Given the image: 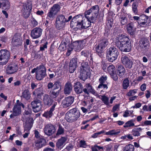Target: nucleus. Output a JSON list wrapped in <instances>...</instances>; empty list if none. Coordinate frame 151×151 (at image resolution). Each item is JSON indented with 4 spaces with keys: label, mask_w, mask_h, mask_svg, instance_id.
<instances>
[{
    "label": "nucleus",
    "mask_w": 151,
    "mask_h": 151,
    "mask_svg": "<svg viewBox=\"0 0 151 151\" xmlns=\"http://www.w3.org/2000/svg\"><path fill=\"white\" fill-rule=\"evenodd\" d=\"M89 18H86V19H83V16L80 14L75 16L70 22L71 27H76L78 29H86L90 27L91 23H94L96 22H92Z\"/></svg>",
    "instance_id": "1"
},
{
    "label": "nucleus",
    "mask_w": 151,
    "mask_h": 151,
    "mask_svg": "<svg viewBox=\"0 0 151 151\" xmlns=\"http://www.w3.org/2000/svg\"><path fill=\"white\" fill-rule=\"evenodd\" d=\"M115 43L116 46L122 51L129 52L131 49V43L129 41V38L126 36L119 35Z\"/></svg>",
    "instance_id": "2"
},
{
    "label": "nucleus",
    "mask_w": 151,
    "mask_h": 151,
    "mask_svg": "<svg viewBox=\"0 0 151 151\" xmlns=\"http://www.w3.org/2000/svg\"><path fill=\"white\" fill-rule=\"evenodd\" d=\"M100 8L98 5L92 6L89 10L86 11L84 15L86 18H89L92 22H96L99 14Z\"/></svg>",
    "instance_id": "3"
},
{
    "label": "nucleus",
    "mask_w": 151,
    "mask_h": 151,
    "mask_svg": "<svg viewBox=\"0 0 151 151\" xmlns=\"http://www.w3.org/2000/svg\"><path fill=\"white\" fill-rule=\"evenodd\" d=\"M80 113L76 108L70 110L65 114V119L66 121L70 123L77 121L80 116Z\"/></svg>",
    "instance_id": "4"
},
{
    "label": "nucleus",
    "mask_w": 151,
    "mask_h": 151,
    "mask_svg": "<svg viewBox=\"0 0 151 151\" xmlns=\"http://www.w3.org/2000/svg\"><path fill=\"white\" fill-rule=\"evenodd\" d=\"M31 111H25L22 116V118L25 121H26L24 125L25 130H30L32 128L33 124V119L31 118H29L31 114Z\"/></svg>",
    "instance_id": "5"
},
{
    "label": "nucleus",
    "mask_w": 151,
    "mask_h": 151,
    "mask_svg": "<svg viewBox=\"0 0 151 151\" xmlns=\"http://www.w3.org/2000/svg\"><path fill=\"white\" fill-rule=\"evenodd\" d=\"M119 54L117 49L114 46L111 47L107 50V57L110 62H112L116 60Z\"/></svg>",
    "instance_id": "6"
},
{
    "label": "nucleus",
    "mask_w": 151,
    "mask_h": 151,
    "mask_svg": "<svg viewBox=\"0 0 151 151\" xmlns=\"http://www.w3.org/2000/svg\"><path fill=\"white\" fill-rule=\"evenodd\" d=\"M60 6L58 4H56L53 5L49 10L47 14V19L51 21L52 20L55 16L60 11Z\"/></svg>",
    "instance_id": "7"
},
{
    "label": "nucleus",
    "mask_w": 151,
    "mask_h": 151,
    "mask_svg": "<svg viewBox=\"0 0 151 151\" xmlns=\"http://www.w3.org/2000/svg\"><path fill=\"white\" fill-rule=\"evenodd\" d=\"M10 58V52L6 50H2L0 51V65H6Z\"/></svg>",
    "instance_id": "8"
},
{
    "label": "nucleus",
    "mask_w": 151,
    "mask_h": 151,
    "mask_svg": "<svg viewBox=\"0 0 151 151\" xmlns=\"http://www.w3.org/2000/svg\"><path fill=\"white\" fill-rule=\"evenodd\" d=\"M149 41L146 38H142L140 40L139 49L141 51H146L149 47Z\"/></svg>",
    "instance_id": "9"
},
{
    "label": "nucleus",
    "mask_w": 151,
    "mask_h": 151,
    "mask_svg": "<svg viewBox=\"0 0 151 151\" xmlns=\"http://www.w3.org/2000/svg\"><path fill=\"white\" fill-rule=\"evenodd\" d=\"M121 62L126 68L130 69L132 67L133 63L127 55H122L121 58Z\"/></svg>",
    "instance_id": "10"
},
{
    "label": "nucleus",
    "mask_w": 151,
    "mask_h": 151,
    "mask_svg": "<svg viewBox=\"0 0 151 151\" xmlns=\"http://www.w3.org/2000/svg\"><path fill=\"white\" fill-rule=\"evenodd\" d=\"M45 134L49 136H51L56 131L55 127L51 124H46L44 128Z\"/></svg>",
    "instance_id": "11"
},
{
    "label": "nucleus",
    "mask_w": 151,
    "mask_h": 151,
    "mask_svg": "<svg viewBox=\"0 0 151 151\" xmlns=\"http://www.w3.org/2000/svg\"><path fill=\"white\" fill-rule=\"evenodd\" d=\"M32 9V4L31 3L27 2L23 6L22 12L24 18H27L29 17Z\"/></svg>",
    "instance_id": "12"
},
{
    "label": "nucleus",
    "mask_w": 151,
    "mask_h": 151,
    "mask_svg": "<svg viewBox=\"0 0 151 151\" xmlns=\"http://www.w3.org/2000/svg\"><path fill=\"white\" fill-rule=\"evenodd\" d=\"M74 97L71 96L65 98L62 101L61 106L64 108H67L70 106L74 101Z\"/></svg>",
    "instance_id": "13"
},
{
    "label": "nucleus",
    "mask_w": 151,
    "mask_h": 151,
    "mask_svg": "<svg viewBox=\"0 0 151 151\" xmlns=\"http://www.w3.org/2000/svg\"><path fill=\"white\" fill-rule=\"evenodd\" d=\"M85 87V88L83 89V91L85 94L88 95L89 94V93L90 92L96 96L98 95V93L89 83L86 84Z\"/></svg>",
    "instance_id": "14"
},
{
    "label": "nucleus",
    "mask_w": 151,
    "mask_h": 151,
    "mask_svg": "<svg viewBox=\"0 0 151 151\" xmlns=\"http://www.w3.org/2000/svg\"><path fill=\"white\" fill-rule=\"evenodd\" d=\"M18 67L16 65L11 64L7 65L6 70V73L7 74H12L17 72Z\"/></svg>",
    "instance_id": "15"
},
{
    "label": "nucleus",
    "mask_w": 151,
    "mask_h": 151,
    "mask_svg": "<svg viewBox=\"0 0 151 151\" xmlns=\"http://www.w3.org/2000/svg\"><path fill=\"white\" fill-rule=\"evenodd\" d=\"M77 59L76 58H72L69 63V71L71 73H73L75 70L77 66Z\"/></svg>",
    "instance_id": "16"
},
{
    "label": "nucleus",
    "mask_w": 151,
    "mask_h": 151,
    "mask_svg": "<svg viewBox=\"0 0 151 151\" xmlns=\"http://www.w3.org/2000/svg\"><path fill=\"white\" fill-rule=\"evenodd\" d=\"M46 69L43 65H40L38 69V80L43 78L46 75Z\"/></svg>",
    "instance_id": "17"
},
{
    "label": "nucleus",
    "mask_w": 151,
    "mask_h": 151,
    "mask_svg": "<svg viewBox=\"0 0 151 151\" xmlns=\"http://www.w3.org/2000/svg\"><path fill=\"white\" fill-rule=\"evenodd\" d=\"M88 70V68L82 66L80 70V78L83 81H85L87 78V71Z\"/></svg>",
    "instance_id": "18"
},
{
    "label": "nucleus",
    "mask_w": 151,
    "mask_h": 151,
    "mask_svg": "<svg viewBox=\"0 0 151 151\" xmlns=\"http://www.w3.org/2000/svg\"><path fill=\"white\" fill-rule=\"evenodd\" d=\"M43 94L42 93L40 94H38V98L41 99V98L39 96L42 97L44 104L46 105H50L52 103L51 100L48 95H45L44 96Z\"/></svg>",
    "instance_id": "19"
},
{
    "label": "nucleus",
    "mask_w": 151,
    "mask_h": 151,
    "mask_svg": "<svg viewBox=\"0 0 151 151\" xmlns=\"http://www.w3.org/2000/svg\"><path fill=\"white\" fill-rule=\"evenodd\" d=\"M126 72L124 67L122 65H118L117 66L116 72L117 75L120 77H122Z\"/></svg>",
    "instance_id": "20"
},
{
    "label": "nucleus",
    "mask_w": 151,
    "mask_h": 151,
    "mask_svg": "<svg viewBox=\"0 0 151 151\" xmlns=\"http://www.w3.org/2000/svg\"><path fill=\"white\" fill-rule=\"evenodd\" d=\"M74 90L77 93H81L83 91V87L82 84L79 82L74 83Z\"/></svg>",
    "instance_id": "21"
},
{
    "label": "nucleus",
    "mask_w": 151,
    "mask_h": 151,
    "mask_svg": "<svg viewBox=\"0 0 151 151\" xmlns=\"http://www.w3.org/2000/svg\"><path fill=\"white\" fill-rule=\"evenodd\" d=\"M73 88L71 83L69 82H67L64 86V93L65 94H69L72 91Z\"/></svg>",
    "instance_id": "22"
},
{
    "label": "nucleus",
    "mask_w": 151,
    "mask_h": 151,
    "mask_svg": "<svg viewBox=\"0 0 151 151\" xmlns=\"http://www.w3.org/2000/svg\"><path fill=\"white\" fill-rule=\"evenodd\" d=\"M2 7L3 9L8 10L10 7V4L8 0H1L0 8Z\"/></svg>",
    "instance_id": "23"
},
{
    "label": "nucleus",
    "mask_w": 151,
    "mask_h": 151,
    "mask_svg": "<svg viewBox=\"0 0 151 151\" xmlns=\"http://www.w3.org/2000/svg\"><path fill=\"white\" fill-rule=\"evenodd\" d=\"M21 106L20 104H16L13 109V113L16 115H18L21 113Z\"/></svg>",
    "instance_id": "24"
},
{
    "label": "nucleus",
    "mask_w": 151,
    "mask_h": 151,
    "mask_svg": "<svg viewBox=\"0 0 151 151\" xmlns=\"http://www.w3.org/2000/svg\"><path fill=\"white\" fill-rule=\"evenodd\" d=\"M56 104L57 103L54 104L51 108L50 110L48 111H47L44 113V114H43V115L44 116L46 117V118H49L51 117L52 116V114H53L52 112L54 110Z\"/></svg>",
    "instance_id": "25"
},
{
    "label": "nucleus",
    "mask_w": 151,
    "mask_h": 151,
    "mask_svg": "<svg viewBox=\"0 0 151 151\" xmlns=\"http://www.w3.org/2000/svg\"><path fill=\"white\" fill-rule=\"evenodd\" d=\"M67 140V138L65 137H62L58 139L56 143V146L58 148H61L63 145L64 143Z\"/></svg>",
    "instance_id": "26"
},
{
    "label": "nucleus",
    "mask_w": 151,
    "mask_h": 151,
    "mask_svg": "<svg viewBox=\"0 0 151 151\" xmlns=\"http://www.w3.org/2000/svg\"><path fill=\"white\" fill-rule=\"evenodd\" d=\"M13 44L14 46L20 45L22 44L21 40L17 37L16 35H14L13 37L12 40Z\"/></svg>",
    "instance_id": "27"
},
{
    "label": "nucleus",
    "mask_w": 151,
    "mask_h": 151,
    "mask_svg": "<svg viewBox=\"0 0 151 151\" xmlns=\"http://www.w3.org/2000/svg\"><path fill=\"white\" fill-rule=\"evenodd\" d=\"M96 50L97 53L100 57L102 58L104 55V49L101 48L98 45L96 48Z\"/></svg>",
    "instance_id": "28"
},
{
    "label": "nucleus",
    "mask_w": 151,
    "mask_h": 151,
    "mask_svg": "<svg viewBox=\"0 0 151 151\" xmlns=\"http://www.w3.org/2000/svg\"><path fill=\"white\" fill-rule=\"evenodd\" d=\"M142 129L141 128H136L133 129L132 131V133L134 136H139L140 135V132L142 131Z\"/></svg>",
    "instance_id": "29"
},
{
    "label": "nucleus",
    "mask_w": 151,
    "mask_h": 151,
    "mask_svg": "<svg viewBox=\"0 0 151 151\" xmlns=\"http://www.w3.org/2000/svg\"><path fill=\"white\" fill-rule=\"evenodd\" d=\"M22 97L27 100L29 99L31 96L29 91L27 89L24 90L22 93Z\"/></svg>",
    "instance_id": "30"
},
{
    "label": "nucleus",
    "mask_w": 151,
    "mask_h": 151,
    "mask_svg": "<svg viewBox=\"0 0 151 151\" xmlns=\"http://www.w3.org/2000/svg\"><path fill=\"white\" fill-rule=\"evenodd\" d=\"M120 132V130L119 129H112L106 132L105 134L107 135H116L119 133Z\"/></svg>",
    "instance_id": "31"
},
{
    "label": "nucleus",
    "mask_w": 151,
    "mask_h": 151,
    "mask_svg": "<svg viewBox=\"0 0 151 151\" xmlns=\"http://www.w3.org/2000/svg\"><path fill=\"white\" fill-rule=\"evenodd\" d=\"M46 141L43 138L38 136V148H41L46 145Z\"/></svg>",
    "instance_id": "32"
},
{
    "label": "nucleus",
    "mask_w": 151,
    "mask_h": 151,
    "mask_svg": "<svg viewBox=\"0 0 151 151\" xmlns=\"http://www.w3.org/2000/svg\"><path fill=\"white\" fill-rule=\"evenodd\" d=\"M109 42L106 39H104L100 41L99 44L98 45L101 48L104 49L108 44Z\"/></svg>",
    "instance_id": "33"
},
{
    "label": "nucleus",
    "mask_w": 151,
    "mask_h": 151,
    "mask_svg": "<svg viewBox=\"0 0 151 151\" xmlns=\"http://www.w3.org/2000/svg\"><path fill=\"white\" fill-rule=\"evenodd\" d=\"M122 86L123 89H127L129 86V82L128 78H125L123 81Z\"/></svg>",
    "instance_id": "34"
},
{
    "label": "nucleus",
    "mask_w": 151,
    "mask_h": 151,
    "mask_svg": "<svg viewBox=\"0 0 151 151\" xmlns=\"http://www.w3.org/2000/svg\"><path fill=\"white\" fill-rule=\"evenodd\" d=\"M38 100L37 99H35L31 103L33 111L35 113L37 112L38 111L37 109V107Z\"/></svg>",
    "instance_id": "35"
},
{
    "label": "nucleus",
    "mask_w": 151,
    "mask_h": 151,
    "mask_svg": "<svg viewBox=\"0 0 151 151\" xmlns=\"http://www.w3.org/2000/svg\"><path fill=\"white\" fill-rule=\"evenodd\" d=\"M55 21L65 24L66 22V19L64 15H59L57 16Z\"/></svg>",
    "instance_id": "36"
},
{
    "label": "nucleus",
    "mask_w": 151,
    "mask_h": 151,
    "mask_svg": "<svg viewBox=\"0 0 151 151\" xmlns=\"http://www.w3.org/2000/svg\"><path fill=\"white\" fill-rule=\"evenodd\" d=\"M73 45L74 47H76L78 49H82L83 46L82 42L81 41L78 40L74 42Z\"/></svg>",
    "instance_id": "37"
},
{
    "label": "nucleus",
    "mask_w": 151,
    "mask_h": 151,
    "mask_svg": "<svg viewBox=\"0 0 151 151\" xmlns=\"http://www.w3.org/2000/svg\"><path fill=\"white\" fill-rule=\"evenodd\" d=\"M100 98L103 103L106 105L109 106V98L108 97L104 95H102L101 96Z\"/></svg>",
    "instance_id": "38"
},
{
    "label": "nucleus",
    "mask_w": 151,
    "mask_h": 151,
    "mask_svg": "<svg viewBox=\"0 0 151 151\" xmlns=\"http://www.w3.org/2000/svg\"><path fill=\"white\" fill-rule=\"evenodd\" d=\"M55 25L57 29L60 30L64 28L65 24L55 21Z\"/></svg>",
    "instance_id": "39"
},
{
    "label": "nucleus",
    "mask_w": 151,
    "mask_h": 151,
    "mask_svg": "<svg viewBox=\"0 0 151 151\" xmlns=\"http://www.w3.org/2000/svg\"><path fill=\"white\" fill-rule=\"evenodd\" d=\"M134 146L131 144H129L126 145L124 147L123 151H134Z\"/></svg>",
    "instance_id": "40"
},
{
    "label": "nucleus",
    "mask_w": 151,
    "mask_h": 151,
    "mask_svg": "<svg viewBox=\"0 0 151 151\" xmlns=\"http://www.w3.org/2000/svg\"><path fill=\"white\" fill-rule=\"evenodd\" d=\"M31 36L34 39L38 38V28L36 27L34 29L31 31Z\"/></svg>",
    "instance_id": "41"
},
{
    "label": "nucleus",
    "mask_w": 151,
    "mask_h": 151,
    "mask_svg": "<svg viewBox=\"0 0 151 151\" xmlns=\"http://www.w3.org/2000/svg\"><path fill=\"white\" fill-rule=\"evenodd\" d=\"M121 24L122 25H125L127 22V15L125 14L122 15L120 19Z\"/></svg>",
    "instance_id": "42"
},
{
    "label": "nucleus",
    "mask_w": 151,
    "mask_h": 151,
    "mask_svg": "<svg viewBox=\"0 0 151 151\" xmlns=\"http://www.w3.org/2000/svg\"><path fill=\"white\" fill-rule=\"evenodd\" d=\"M134 120L133 119L129 121L126 123L124 126V127L126 128L134 126Z\"/></svg>",
    "instance_id": "43"
},
{
    "label": "nucleus",
    "mask_w": 151,
    "mask_h": 151,
    "mask_svg": "<svg viewBox=\"0 0 151 151\" xmlns=\"http://www.w3.org/2000/svg\"><path fill=\"white\" fill-rule=\"evenodd\" d=\"M107 77L106 76H102L99 79V82L100 84H102L104 83L105 82L107 83L106 81L107 80Z\"/></svg>",
    "instance_id": "44"
},
{
    "label": "nucleus",
    "mask_w": 151,
    "mask_h": 151,
    "mask_svg": "<svg viewBox=\"0 0 151 151\" xmlns=\"http://www.w3.org/2000/svg\"><path fill=\"white\" fill-rule=\"evenodd\" d=\"M115 67L113 65H110L108 67L107 71L110 74L114 73L115 72Z\"/></svg>",
    "instance_id": "45"
},
{
    "label": "nucleus",
    "mask_w": 151,
    "mask_h": 151,
    "mask_svg": "<svg viewBox=\"0 0 151 151\" xmlns=\"http://www.w3.org/2000/svg\"><path fill=\"white\" fill-rule=\"evenodd\" d=\"M55 90L53 89L52 91L50 93L51 96L53 98H55L58 95L59 93L61 90V88L56 92H55Z\"/></svg>",
    "instance_id": "46"
},
{
    "label": "nucleus",
    "mask_w": 151,
    "mask_h": 151,
    "mask_svg": "<svg viewBox=\"0 0 151 151\" xmlns=\"http://www.w3.org/2000/svg\"><path fill=\"white\" fill-rule=\"evenodd\" d=\"M127 30L128 32L131 35L133 34L134 30L132 25L130 24H128L127 25Z\"/></svg>",
    "instance_id": "47"
},
{
    "label": "nucleus",
    "mask_w": 151,
    "mask_h": 151,
    "mask_svg": "<svg viewBox=\"0 0 151 151\" xmlns=\"http://www.w3.org/2000/svg\"><path fill=\"white\" fill-rule=\"evenodd\" d=\"M64 128L61 125H59L56 135H59L61 134L64 133Z\"/></svg>",
    "instance_id": "48"
},
{
    "label": "nucleus",
    "mask_w": 151,
    "mask_h": 151,
    "mask_svg": "<svg viewBox=\"0 0 151 151\" xmlns=\"http://www.w3.org/2000/svg\"><path fill=\"white\" fill-rule=\"evenodd\" d=\"M79 146L80 147L84 148H86L87 147V145L85 141L82 140L79 141Z\"/></svg>",
    "instance_id": "49"
},
{
    "label": "nucleus",
    "mask_w": 151,
    "mask_h": 151,
    "mask_svg": "<svg viewBox=\"0 0 151 151\" xmlns=\"http://www.w3.org/2000/svg\"><path fill=\"white\" fill-rule=\"evenodd\" d=\"M137 92V89L131 90L127 93V95L128 96H131L134 95Z\"/></svg>",
    "instance_id": "50"
},
{
    "label": "nucleus",
    "mask_w": 151,
    "mask_h": 151,
    "mask_svg": "<svg viewBox=\"0 0 151 151\" xmlns=\"http://www.w3.org/2000/svg\"><path fill=\"white\" fill-rule=\"evenodd\" d=\"M81 55L85 57H87L90 55V57L91 58L92 54H89V52L88 51V50H84L82 51L81 52Z\"/></svg>",
    "instance_id": "51"
},
{
    "label": "nucleus",
    "mask_w": 151,
    "mask_h": 151,
    "mask_svg": "<svg viewBox=\"0 0 151 151\" xmlns=\"http://www.w3.org/2000/svg\"><path fill=\"white\" fill-rule=\"evenodd\" d=\"M92 151H98V150H100L103 149V147H101L97 145H95L93 147H91Z\"/></svg>",
    "instance_id": "52"
},
{
    "label": "nucleus",
    "mask_w": 151,
    "mask_h": 151,
    "mask_svg": "<svg viewBox=\"0 0 151 151\" xmlns=\"http://www.w3.org/2000/svg\"><path fill=\"white\" fill-rule=\"evenodd\" d=\"M54 88L53 89L56 90L58 89L61 86V83L59 81L55 82L53 84Z\"/></svg>",
    "instance_id": "53"
},
{
    "label": "nucleus",
    "mask_w": 151,
    "mask_h": 151,
    "mask_svg": "<svg viewBox=\"0 0 151 151\" xmlns=\"http://www.w3.org/2000/svg\"><path fill=\"white\" fill-rule=\"evenodd\" d=\"M137 5H136L135 4H132V10L135 14H137V13L138 11L137 9Z\"/></svg>",
    "instance_id": "54"
},
{
    "label": "nucleus",
    "mask_w": 151,
    "mask_h": 151,
    "mask_svg": "<svg viewBox=\"0 0 151 151\" xmlns=\"http://www.w3.org/2000/svg\"><path fill=\"white\" fill-rule=\"evenodd\" d=\"M148 17L145 14H143L140 16V19L142 21H147Z\"/></svg>",
    "instance_id": "55"
},
{
    "label": "nucleus",
    "mask_w": 151,
    "mask_h": 151,
    "mask_svg": "<svg viewBox=\"0 0 151 151\" xmlns=\"http://www.w3.org/2000/svg\"><path fill=\"white\" fill-rule=\"evenodd\" d=\"M111 76V78L115 81H116L118 79V77L117 76V73L116 74L115 72L113 74H110Z\"/></svg>",
    "instance_id": "56"
},
{
    "label": "nucleus",
    "mask_w": 151,
    "mask_h": 151,
    "mask_svg": "<svg viewBox=\"0 0 151 151\" xmlns=\"http://www.w3.org/2000/svg\"><path fill=\"white\" fill-rule=\"evenodd\" d=\"M102 87H103L104 89H107L108 88L107 85L106 84H99L98 86V88H100Z\"/></svg>",
    "instance_id": "57"
},
{
    "label": "nucleus",
    "mask_w": 151,
    "mask_h": 151,
    "mask_svg": "<svg viewBox=\"0 0 151 151\" xmlns=\"http://www.w3.org/2000/svg\"><path fill=\"white\" fill-rule=\"evenodd\" d=\"M33 96L34 99H37V97L38 96V90L37 89H36L33 92Z\"/></svg>",
    "instance_id": "58"
},
{
    "label": "nucleus",
    "mask_w": 151,
    "mask_h": 151,
    "mask_svg": "<svg viewBox=\"0 0 151 151\" xmlns=\"http://www.w3.org/2000/svg\"><path fill=\"white\" fill-rule=\"evenodd\" d=\"M119 105L118 104H116L114 106L112 109V111L113 112H115V111L117 110V109L119 108Z\"/></svg>",
    "instance_id": "59"
},
{
    "label": "nucleus",
    "mask_w": 151,
    "mask_h": 151,
    "mask_svg": "<svg viewBox=\"0 0 151 151\" xmlns=\"http://www.w3.org/2000/svg\"><path fill=\"white\" fill-rule=\"evenodd\" d=\"M140 88L142 91H145L146 89V84L145 83L141 85Z\"/></svg>",
    "instance_id": "60"
},
{
    "label": "nucleus",
    "mask_w": 151,
    "mask_h": 151,
    "mask_svg": "<svg viewBox=\"0 0 151 151\" xmlns=\"http://www.w3.org/2000/svg\"><path fill=\"white\" fill-rule=\"evenodd\" d=\"M73 50V48H69L67 52L66 53V55L67 56H69L71 53V52Z\"/></svg>",
    "instance_id": "61"
},
{
    "label": "nucleus",
    "mask_w": 151,
    "mask_h": 151,
    "mask_svg": "<svg viewBox=\"0 0 151 151\" xmlns=\"http://www.w3.org/2000/svg\"><path fill=\"white\" fill-rule=\"evenodd\" d=\"M145 96L147 99L150 97L151 95L150 93L149 90H147L146 91Z\"/></svg>",
    "instance_id": "62"
},
{
    "label": "nucleus",
    "mask_w": 151,
    "mask_h": 151,
    "mask_svg": "<svg viewBox=\"0 0 151 151\" xmlns=\"http://www.w3.org/2000/svg\"><path fill=\"white\" fill-rule=\"evenodd\" d=\"M143 79V78L142 76H139L138 77L136 78V81L137 82H139L142 80Z\"/></svg>",
    "instance_id": "63"
},
{
    "label": "nucleus",
    "mask_w": 151,
    "mask_h": 151,
    "mask_svg": "<svg viewBox=\"0 0 151 151\" xmlns=\"http://www.w3.org/2000/svg\"><path fill=\"white\" fill-rule=\"evenodd\" d=\"M144 124L145 125H151V121L147 120L144 122Z\"/></svg>",
    "instance_id": "64"
}]
</instances>
